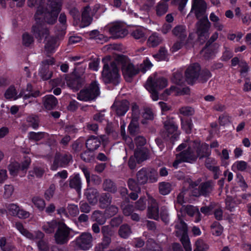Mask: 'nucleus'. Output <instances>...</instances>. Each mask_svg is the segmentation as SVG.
Here are the masks:
<instances>
[{
    "label": "nucleus",
    "instance_id": "f257e3e1",
    "mask_svg": "<svg viewBox=\"0 0 251 251\" xmlns=\"http://www.w3.org/2000/svg\"><path fill=\"white\" fill-rule=\"evenodd\" d=\"M28 5L30 7L38 5L35 14V23H44L53 24L57 20L58 13L61 10L62 0H48L47 7L44 8L43 0H28Z\"/></svg>",
    "mask_w": 251,
    "mask_h": 251
},
{
    "label": "nucleus",
    "instance_id": "f03ea898",
    "mask_svg": "<svg viewBox=\"0 0 251 251\" xmlns=\"http://www.w3.org/2000/svg\"><path fill=\"white\" fill-rule=\"evenodd\" d=\"M185 148L187 150L176 155V160L173 164V167L176 169L178 165L182 162L191 163L195 161L197 158H201L203 156V147L199 141H192L187 140L181 144L177 150L180 151Z\"/></svg>",
    "mask_w": 251,
    "mask_h": 251
},
{
    "label": "nucleus",
    "instance_id": "7ed1b4c3",
    "mask_svg": "<svg viewBox=\"0 0 251 251\" xmlns=\"http://www.w3.org/2000/svg\"><path fill=\"white\" fill-rule=\"evenodd\" d=\"M32 32L39 40H41L43 38H45V48L48 53L53 52L58 46L59 44L56 38L48 37L49 31L45 23H35L32 26Z\"/></svg>",
    "mask_w": 251,
    "mask_h": 251
},
{
    "label": "nucleus",
    "instance_id": "20e7f679",
    "mask_svg": "<svg viewBox=\"0 0 251 251\" xmlns=\"http://www.w3.org/2000/svg\"><path fill=\"white\" fill-rule=\"evenodd\" d=\"M191 12L195 14L199 21L196 25L198 40L203 44L204 37V2L202 0H194Z\"/></svg>",
    "mask_w": 251,
    "mask_h": 251
},
{
    "label": "nucleus",
    "instance_id": "39448f33",
    "mask_svg": "<svg viewBox=\"0 0 251 251\" xmlns=\"http://www.w3.org/2000/svg\"><path fill=\"white\" fill-rule=\"evenodd\" d=\"M152 66V64L148 58L140 64V67L134 66L131 63H126L122 67L123 74L126 81L130 82L132 77L140 71L145 73Z\"/></svg>",
    "mask_w": 251,
    "mask_h": 251
},
{
    "label": "nucleus",
    "instance_id": "423d86ee",
    "mask_svg": "<svg viewBox=\"0 0 251 251\" xmlns=\"http://www.w3.org/2000/svg\"><path fill=\"white\" fill-rule=\"evenodd\" d=\"M104 64L102 72V77L105 83H112L117 85L119 83L120 76L116 63L110 62V65L105 63V60H103Z\"/></svg>",
    "mask_w": 251,
    "mask_h": 251
},
{
    "label": "nucleus",
    "instance_id": "0eeeda50",
    "mask_svg": "<svg viewBox=\"0 0 251 251\" xmlns=\"http://www.w3.org/2000/svg\"><path fill=\"white\" fill-rule=\"evenodd\" d=\"M173 83L177 86H172L169 89H166L164 94L166 95H170L174 94L175 95H183L189 94V89L187 87H182L181 85L182 83V74L179 71H176L174 73L172 78Z\"/></svg>",
    "mask_w": 251,
    "mask_h": 251
},
{
    "label": "nucleus",
    "instance_id": "6e6552de",
    "mask_svg": "<svg viewBox=\"0 0 251 251\" xmlns=\"http://www.w3.org/2000/svg\"><path fill=\"white\" fill-rule=\"evenodd\" d=\"M32 86L31 84H28L26 91L21 92L18 95L16 88L13 86H10L5 93V97L7 99L16 100L18 98L23 97L25 101L30 99L31 97H36L39 95V92L36 91L34 93L31 92Z\"/></svg>",
    "mask_w": 251,
    "mask_h": 251
},
{
    "label": "nucleus",
    "instance_id": "1a4fd4ad",
    "mask_svg": "<svg viewBox=\"0 0 251 251\" xmlns=\"http://www.w3.org/2000/svg\"><path fill=\"white\" fill-rule=\"evenodd\" d=\"M100 93L99 84L97 81L92 82L90 86L81 90L77 95V99L82 101H89L95 99Z\"/></svg>",
    "mask_w": 251,
    "mask_h": 251
},
{
    "label": "nucleus",
    "instance_id": "9d476101",
    "mask_svg": "<svg viewBox=\"0 0 251 251\" xmlns=\"http://www.w3.org/2000/svg\"><path fill=\"white\" fill-rule=\"evenodd\" d=\"M168 84L167 78L158 76L156 74L150 76L147 79L145 87L148 91L160 90L166 87Z\"/></svg>",
    "mask_w": 251,
    "mask_h": 251
},
{
    "label": "nucleus",
    "instance_id": "9b49d317",
    "mask_svg": "<svg viewBox=\"0 0 251 251\" xmlns=\"http://www.w3.org/2000/svg\"><path fill=\"white\" fill-rule=\"evenodd\" d=\"M178 221L176 225V227L177 229H179V231H176L177 235L179 236V234H182L180 238V241L185 251H192L190 240L187 234L186 224L183 221L179 214L178 215Z\"/></svg>",
    "mask_w": 251,
    "mask_h": 251
},
{
    "label": "nucleus",
    "instance_id": "f8f14e48",
    "mask_svg": "<svg viewBox=\"0 0 251 251\" xmlns=\"http://www.w3.org/2000/svg\"><path fill=\"white\" fill-rule=\"evenodd\" d=\"M30 163L29 158H25L21 166L17 162H11L8 165V169L9 173L13 177L19 176L22 177L25 175L26 170Z\"/></svg>",
    "mask_w": 251,
    "mask_h": 251
},
{
    "label": "nucleus",
    "instance_id": "ddd939ff",
    "mask_svg": "<svg viewBox=\"0 0 251 251\" xmlns=\"http://www.w3.org/2000/svg\"><path fill=\"white\" fill-rule=\"evenodd\" d=\"M165 131L163 133V137L166 140L170 139L171 140L176 139L179 133L177 131L178 126L176 124L173 119L168 118L164 122Z\"/></svg>",
    "mask_w": 251,
    "mask_h": 251
},
{
    "label": "nucleus",
    "instance_id": "4468645a",
    "mask_svg": "<svg viewBox=\"0 0 251 251\" xmlns=\"http://www.w3.org/2000/svg\"><path fill=\"white\" fill-rule=\"evenodd\" d=\"M71 231V229L69 228L64 223L60 222L54 234L56 243L58 244L66 243L70 239Z\"/></svg>",
    "mask_w": 251,
    "mask_h": 251
},
{
    "label": "nucleus",
    "instance_id": "2eb2a0df",
    "mask_svg": "<svg viewBox=\"0 0 251 251\" xmlns=\"http://www.w3.org/2000/svg\"><path fill=\"white\" fill-rule=\"evenodd\" d=\"M111 36L114 38H120L125 37L128 33L125 25L121 23L116 22L106 27Z\"/></svg>",
    "mask_w": 251,
    "mask_h": 251
},
{
    "label": "nucleus",
    "instance_id": "dca6fc26",
    "mask_svg": "<svg viewBox=\"0 0 251 251\" xmlns=\"http://www.w3.org/2000/svg\"><path fill=\"white\" fill-rule=\"evenodd\" d=\"M93 237L91 233L83 232L75 241L76 246L82 250H87L92 246Z\"/></svg>",
    "mask_w": 251,
    "mask_h": 251
},
{
    "label": "nucleus",
    "instance_id": "f3484780",
    "mask_svg": "<svg viewBox=\"0 0 251 251\" xmlns=\"http://www.w3.org/2000/svg\"><path fill=\"white\" fill-rule=\"evenodd\" d=\"M201 71V67L198 63L190 65L186 70L185 77L188 83L193 84L198 80Z\"/></svg>",
    "mask_w": 251,
    "mask_h": 251
},
{
    "label": "nucleus",
    "instance_id": "a211bd4d",
    "mask_svg": "<svg viewBox=\"0 0 251 251\" xmlns=\"http://www.w3.org/2000/svg\"><path fill=\"white\" fill-rule=\"evenodd\" d=\"M13 226L24 236L30 240L42 239L44 237V234L40 231H36L34 233H31L24 228L23 224L20 222H16Z\"/></svg>",
    "mask_w": 251,
    "mask_h": 251
},
{
    "label": "nucleus",
    "instance_id": "6ab92c4d",
    "mask_svg": "<svg viewBox=\"0 0 251 251\" xmlns=\"http://www.w3.org/2000/svg\"><path fill=\"white\" fill-rule=\"evenodd\" d=\"M149 207L148 215L149 218L157 220L159 218L158 204L152 197H149Z\"/></svg>",
    "mask_w": 251,
    "mask_h": 251
},
{
    "label": "nucleus",
    "instance_id": "aec40b11",
    "mask_svg": "<svg viewBox=\"0 0 251 251\" xmlns=\"http://www.w3.org/2000/svg\"><path fill=\"white\" fill-rule=\"evenodd\" d=\"M217 164V162L214 158H208L205 160V167L213 173L214 179H217L220 175V168Z\"/></svg>",
    "mask_w": 251,
    "mask_h": 251
},
{
    "label": "nucleus",
    "instance_id": "412c9836",
    "mask_svg": "<svg viewBox=\"0 0 251 251\" xmlns=\"http://www.w3.org/2000/svg\"><path fill=\"white\" fill-rule=\"evenodd\" d=\"M111 108L113 111H115L117 115L123 116L128 110L129 102L126 100L116 102Z\"/></svg>",
    "mask_w": 251,
    "mask_h": 251
},
{
    "label": "nucleus",
    "instance_id": "4be33fe9",
    "mask_svg": "<svg viewBox=\"0 0 251 251\" xmlns=\"http://www.w3.org/2000/svg\"><path fill=\"white\" fill-rule=\"evenodd\" d=\"M94 12H92L89 6L85 7L82 12V26L85 27L89 25L92 21V16Z\"/></svg>",
    "mask_w": 251,
    "mask_h": 251
},
{
    "label": "nucleus",
    "instance_id": "5701e85b",
    "mask_svg": "<svg viewBox=\"0 0 251 251\" xmlns=\"http://www.w3.org/2000/svg\"><path fill=\"white\" fill-rule=\"evenodd\" d=\"M163 41V38L159 33L152 32L149 37L147 45L151 47H155L161 44Z\"/></svg>",
    "mask_w": 251,
    "mask_h": 251
},
{
    "label": "nucleus",
    "instance_id": "b1692460",
    "mask_svg": "<svg viewBox=\"0 0 251 251\" xmlns=\"http://www.w3.org/2000/svg\"><path fill=\"white\" fill-rule=\"evenodd\" d=\"M69 160L70 158L67 156H62L60 154H57L51 165L50 169L52 171H56L58 167L62 166L64 164L68 163Z\"/></svg>",
    "mask_w": 251,
    "mask_h": 251
},
{
    "label": "nucleus",
    "instance_id": "393cba45",
    "mask_svg": "<svg viewBox=\"0 0 251 251\" xmlns=\"http://www.w3.org/2000/svg\"><path fill=\"white\" fill-rule=\"evenodd\" d=\"M131 36L140 42H144L147 38L146 30L142 27H138L132 30L131 32Z\"/></svg>",
    "mask_w": 251,
    "mask_h": 251
},
{
    "label": "nucleus",
    "instance_id": "a878e982",
    "mask_svg": "<svg viewBox=\"0 0 251 251\" xmlns=\"http://www.w3.org/2000/svg\"><path fill=\"white\" fill-rule=\"evenodd\" d=\"M134 157L138 163L147 159L149 157V151L145 148H138L134 152Z\"/></svg>",
    "mask_w": 251,
    "mask_h": 251
},
{
    "label": "nucleus",
    "instance_id": "bb28decb",
    "mask_svg": "<svg viewBox=\"0 0 251 251\" xmlns=\"http://www.w3.org/2000/svg\"><path fill=\"white\" fill-rule=\"evenodd\" d=\"M85 195L88 201L92 204H95L98 202V193L96 189L94 188L87 189Z\"/></svg>",
    "mask_w": 251,
    "mask_h": 251
},
{
    "label": "nucleus",
    "instance_id": "cd10ccee",
    "mask_svg": "<svg viewBox=\"0 0 251 251\" xmlns=\"http://www.w3.org/2000/svg\"><path fill=\"white\" fill-rule=\"evenodd\" d=\"M56 220H52L50 222H45L42 224V228L47 233H53L56 227H58V224Z\"/></svg>",
    "mask_w": 251,
    "mask_h": 251
},
{
    "label": "nucleus",
    "instance_id": "c85d7f7f",
    "mask_svg": "<svg viewBox=\"0 0 251 251\" xmlns=\"http://www.w3.org/2000/svg\"><path fill=\"white\" fill-rule=\"evenodd\" d=\"M43 101L45 108L49 110L54 108L58 103L57 100L53 95L45 96Z\"/></svg>",
    "mask_w": 251,
    "mask_h": 251
},
{
    "label": "nucleus",
    "instance_id": "c756f323",
    "mask_svg": "<svg viewBox=\"0 0 251 251\" xmlns=\"http://www.w3.org/2000/svg\"><path fill=\"white\" fill-rule=\"evenodd\" d=\"M100 144V139L96 137L92 136L89 138L86 143V146L90 151H93L98 149Z\"/></svg>",
    "mask_w": 251,
    "mask_h": 251
},
{
    "label": "nucleus",
    "instance_id": "7c9ffc66",
    "mask_svg": "<svg viewBox=\"0 0 251 251\" xmlns=\"http://www.w3.org/2000/svg\"><path fill=\"white\" fill-rule=\"evenodd\" d=\"M149 169L143 168L138 172L137 179L139 183L144 184L148 181Z\"/></svg>",
    "mask_w": 251,
    "mask_h": 251
},
{
    "label": "nucleus",
    "instance_id": "2f4dec72",
    "mask_svg": "<svg viewBox=\"0 0 251 251\" xmlns=\"http://www.w3.org/2000/svg\"><path fill=\"white\" fill-rule=\"evenodd\" d=\"M106 218H108L106 215L99 210L94 212L92 215L93 221L97 222L100 225H103L106 222Z\"/></svg>",
    "mask_w": 251,
    "mask_h": 251
},
{
    "label": "nucleus",
    "instance_id": "473e14b6",
    "mask_svg": "<svg viewBox=\"0 0 251 251\" xmlns=\"http://www.w3.org/2000/svg\"><path fill=\"white\" fill-rule=\"evenodd\" d=\"M70 186L75 189L78 193H79L81 188V182L78 174L75 175L73 178L70 179Z\"/></svg>",
    "mask_w": 251,
    "mask_h": 251
},
{
    "label": "nucleus",
    "instance_id": "72a5a7b5",
    "mask_svg": "<svg viewBox=\"0 0 251 251\" xmlns=\"http://www.w3.org/2000/svg\"><path fill=\"white\" fill-rule=\"evenodd\" d=\"M185 210L187 213L190 216H196L195 222L198 223L200 221V213L199 209L196 207L192 205H188L186 206Z\"/></svg>",
    "mask_w": 251,
    "mask_h": 251
},
{
    "label": "nucleus",
    "instance_id": "f704fd0d",
    "mask_svg": "<svg viewBox=\"0 0 251 251\" xmlns=\"http://www.w3.org/2000/svg\"><path fill=\"white\" fill-rule=\"evenodd\" d=\"M174 35L180 38H184L186 37V27L183 25H177L172 30Z\"/></svg>",
    "mask_w": 251,
    "mask_h": 251
},
{
    "label": "nucleus",
    "instance_id": "c9c22d12",
    "mask_svg": "<svg viewBox=\"0 0 251 251\" xmlns=\"http://www.w3.org/2000/svg\"><path fill=\"white\" fill-rule=\"evenodd\" d=\"M211 230L213 235L219 236H220L223 231V227L217 221H214L211 225Z\"/></svg>",
    "mask_w": 251,
    "mask_h": 251
},
{
    "label": "nucleus",
    "instance_id": "e433bc0d",
    "mask_svg": "<svg viewBox=\"0 0 251 251\" xmlns=\"http://www.w3.org/2000/svg\"><path fill=\"white\" fill-rule=\"evenodd\" d=\"M162 0L160 1L156 7V12L158 16H162L165 14L168 9V6L166 2Z\"/></svg>",
    "mask_w": 251,
    "mask_h": 251
},
{
    "label": "nucleus",
    "instance_id": "4c0bfd02",
    "mask_svg": "<svg viewBox=\"0 0 251 251\" xmlns=\"http://www.w3.org/2000/svg\"><path fill=\"white\" fill-rule=\"evenodd\" d=\"M172 190L171 184L167 182H162L159 184V190L161 194L166 195L169 194Z\"/></svg>",
    "mask_w": 251,
    "mask_h": 251
},
{
    "label": "nucleus",
    "instance_id": "58836bf2",
    "mask_svg": "<svg viewBox=\"0 0 251 251\" xmlns=\"http://www.w3.org/2000/svg\"><path fill=\"white\" fill-rule=\"evenodd\" d=\"M32 202L39 210L42 211L44 209L46 203L42 198L38 196L34 197L32 198Z\"/></svg>",
    "mask_w": 251,
    "mask_h": 251
},
{
    "label": "nucleus",
    "instance_id": "ea45409f",
    "mask_svg": "<svg viewBox=\"0 0 251 251\" xmlns=\"http://www.w3.org/2000/svg\"><path fill=\"white\" fill-rule=\"evenodd\" d=\"M111 197L109 193L101 195L100 199V205L101 208H105L111 202Z\"/></svg>",
    "mask_w": 251,
    "mask_h": 251
},
{
    "label": "nucleus",
    "instance_id": "a19ab883",
    "mask_svg": "<svg viewBox=\"0 0 251 251\" xmlns=\"http://www.w3.org/2000/svg\"><path fill=\"white\" fill-rule=\"evenodd\" d=\"M194 189L193 190L192 195L195 197H198L201 195H203L204 191V183H200L198 180L195 183Z\"/></svg>",
    "mask_w": 251,
    "mask_h": 251
},
{
    "label": "nucleus",
    "instance_id": "79ce46f5",
    "mask_svg": "<svg viewBox=\"0 0 251 251\" xmlns=\"http://www.w3.org/2000/svg\"><path fill=\"white\" fill-rule=\"evenodd\" d=\"M181 121L182 129L186 133H190L193 127L191 120L188 119H183L182 118H181Z\"/></svg>",
    "mask_w": 251,
    "mask_h": 251
},
{
    "label": "nucleus",
    "instance_id": "37998d69",
    "mask_svg": "<svg viewBox=\"0 0 251 251\" xmlns=\"http://www.w3.org/2000/svg\"><path fill=\"white\" fill-rule=\"evenodd\" d=\"M39 75L43 80H47L51 77L52 73L49 71L48 67L46 65L40 69Z\"/></svg>",
    "mask_w": 251,
    "mask_h": 251
},
{
    "label": "nucleus",
    "instance_id": "c03bdc74",
    "mask_svg": "<svg viewBox=\"0 0 251 251\" xmlns=\"http://www.w3.org/2000/svg\"><path fill=\"white\" fill-rule=\"evenodd\" d=\"M215 182L213 180L205 181V197L209 196L214 190Z\"/></svg>",
    "mask_w": 251,
    "mask_h": 251
},
{
    "label": "nucleus",
    "instance_id": "a18cd8bd",
    "mask_svg": "<svg viewBox=\"0 0 251 251\" xmlns=\"http://www.w3.org/2000/svg\"><path fill=\"white\" fill-rule=\"evenodd\" d=\"M215 49L213 47L207 46L205 45V60L213 59L215 56Z\"/></svg>",
    "mask_w": 251,
    "mask_h": 251
},
{
    "label": "nucleus",
    "instance_id": "49530a36",
    "mask_svg": "<svg viewBox=\"0 0 251 251\" xmlns=\"http://www.w3.org/2000/svg\"><path fill=\"white\" fill-rule=\"evenodd\" d=\"M131 229L127 225L122 226L119 229V235L122 238H126L130 234Z\"/></svg>",
    "mask_w": 251,
    "mask_h": 251
},
{
    "label": "nucleus",
    "instance_id": "de8ad7c7",
    "mask_svg": "<svg viewBox=\"0 0 251 251\" xmlns=\"http://www.w3.org/2000/svg\"><path fill=\"white\" fill-rule=\"evenodd\" d=\"M3 189V197L5 199L10 198L14 192V186L12 185L6 184L4 186Z\"/></svg>",
    "mask_w": 251,
    "mask_h": 251
},
{
    "label": "nucleus",
    "instance_id": "09e8293b",
    "mask_svg": "<svg viewBox=\"0 0 251 251\" xmlns=\"http://www.w3.org/2000/svg\"><path fill=\"white\" fill-rule=\"evenodd\" d=\"M168 55L167 50L164 47H161L159 49V52L157 54L153 55L155 58L157 59L158 60H165Z\"/></svg>",
    "mask_w": 251,
    "mask_h": 251
},
{
    "label": "nucleus",
    "instance_id": "8fccbe9b",
    "mask_svg": "<svg viewBox=\"0 0 251 251\" xmlns=\"http://www.w3.org/2000/svg\"><path fill=\"white\" fill-rule=\"evenodd\" d=\"M231 117L227 113H223L219 117V123L221 126H225L230 123Z\"/></svg>",
    "mask_w": 251,
    "mask_h": 251
},
{
    "label": "nucleus",
    "instance_id": "3c124183",
    "mask_svg": "<svg viewBox=\"0 0 251 251\" xmlns=\"http://www.w3.org/2000/svg\"><path fill=\"white\" fill-rule=\"evenodd\" d=\"M19 205L15 203H10L7 206V212L11 215L17 217Z\"/></svg>",
    "mask_w": 251,
    "mask_h": 251
},
{
    "label": "nucleus",
    "instance_id": "603ef678",
    "mask_svg": "<svg viewBox=\"0 0 251 251\" xmlns=\"http://www.w3.org/2000/svg\"><path fill=\"white\" fill-rule=\"evenodd\" d=\"M55 190V185L51 184L45 193V198L47 200L49 201L53 197Z\"/></svg>",
    "mask_w": 251,
    "mask_h": 251
},
{
    "label": "nucleus",
    "instance_id": "864d4df0",
    "mask_svg": "<svg viewBox=\"0 0 251 251\" xmlns=\"http://www.w3.org/2000/svg\"><path fill=\"white\" fill-rule=\"evenodd\" d=\"M46 134H47L44 132L36 133L34 132H31L29 133L28 137L30 139L38 141L43 138Z\"/></svg>",
    "mask_w": 251,
    "mask_h": 251
},
{
    "label": "nucleus",
    "instance_id": "5fc2aeb1",
    "mask_svg": "<svg viewBox=\"0 0 251 251\" xmlns=\"http://www.w3.org/2000/svg\"><path fill=\"white\" fill-rule=\"evenodd\" d=\"M103 189L105 191L114 192L116 191V187L113 182L110 180H106L103 183Z\"/></svg>",
    "mask_w": 251,
    "mask_h": 251
},
{
    "label": "nucleus",
    "instance_id": "6e6d98bb",
    "mask_svg": "<svg viewBox=\"0 0 251 251\" xmlns=\"http://www.w3.org/2000/svg\"><path fill=\"white\" fill-rule=\"evenodd\" d=\"M118 211L117 207L114 205H111L107 207L105 211V215H106L107 218H109L115 215Z\"/></svg>",
    "mask_w": 251,
    "mask_h": 251
},
{
    "label": "nucleus",
    "instance_id": "4d7b16f0",
    "mask_svg": "<svg viewBox=\"0 0 251 251\" xmlns=\"http://www.w3.org/2000/svg\"><path fill=\"white\" fill-rule=\"evenodd\" d=\"M179 112L184 116H190L193 114L194 111L190 106H183L179 108Z\"/></svg>",
    "mask_w": 251,
    "mask_h": 251
},
{
    "label": "nucleus",
    "instance_id": "13d9d810",
    "mask_svg": "<svg viewBox=\"0 0 251 251\" xmlns=\"http://www.w3.org/2000/svg\"><path fill=\"white\" fill-rule=\"evenodd\" d=\"M148 180L150 182L153 183L157 181V173L155 170H149V175H148Z\"/></svg>",
    "mask_w": 251,
    "mask_h": 251
},
{
    "label": "nucleus",
    "instance_id": "bf43d9fd",
    "mask_svg": "<svg viewBox=\"0 0 251 251\" xmlns=\"http://www.w3.org/2000/svg\"><path fill=\"white\" fill-rule=\"evenodd\" d=\"M128 129L129 132L132 134H134L136 133L139 129L137 121L132 120L128 126Z\"/></svg>",
    "mask_w": 251,
    "mask_h": 251
},
{
    "label": "nucleus",
    "instance_id": "052dcab7",
    "mask_svg": "<svg viewBox=\"0 0 251 251\" xmlns=\"http://www.w3.org/2000/svg\"><path fill=\"white\" fill-rule=\"evenodd\" d=\"M30 216L29 212L25 210L22 207L19 206L18 212L17 217L20 219H25L28 218Z\"/></svg>",
    "mask_w": 251,
    "mask_h": 251
},
{
    "label": "nucleus",
    "instance_id": "680f3d73",
    "mask_svg": "<svg viewBox=\"0 0 251 251\" xmlns=\"http://www.w3.org/2000/svg\"><path fill=\"white\" fill-rule=\"evenodd\" d=\"M33 42V37L28 33H25L23 35V43L25 46H29Z\"/></svg>",
    "mask_w": 251,
    "mask_h": 251
},
{
    "label": "nucleus",
    "instance_id": "e2e57ef3",
    "mask_svg": "<svg viewBox=\"0 0 251 251\" xmlns=\"http://www.w3.org/2000/svg\"><path fill=\"white\" fill-rule=\"evenodd\" d=\"M239 66L240 67L239 72L241 75L247 74L249 71V67L246 61H241Z\"/></svg>",
    "mask_w": 251,
    "mask_h": 251
},
{
    "label": "nucleus",
    "instance_id": "0e129e2a",
    "mask_svg": "<svg viewBox=\"0 0 251 251\" xmlns=\"http://www.w3.org/2000/svg\"><path fill=\"white\" fill-rule=\"evenodd\" d=\"M248 164L246 162L240 160L236 161L233 165L236 166L237 169L240 171H244L247 168Z\"/></svg>",
    "mask_w": 251,
    "mask_h": 251
},
{
    "label": "nucleus",
    "instance_id": "69168bd1",
    "mask_svg": "<svg viewBox=\"0 0 251 251\" xmlns=\"http://www.w3.org/2000/svg\"><path fill=\"white\" fill-rule=\"evenodd\" d=\"M69 214L72 216H76L79 214V210L77 206L75 204H70L68 207Z\"/></svg>",
    "mask_w": 251,
    "mask_h": 251
},
{
    "label": "nucleus",
    "instance_id": "338daca9",
    "mask_svg": "<svg viewBox=\"0 0 251 251\" xmlns=\"http://www.w3.org/2000/svg\"><path fill=\"white\" fill-rule=\"evenodd\" d=\"M131 110H132V120H134L137 121V120L139 118V114H140V112H139V107H138V105L135 103L133 104L132 105Z\"/></svg>",
    "mask_w": 251,
    "mask_h": 251
},
{
    "label": "nucleus",
    "instance_id": "774afa93",
    "mask_svg": "<svg viewBox=\"0 0 251 251\" xmlns=\"http://www.w3.org/2000/svg\"><path fill=\"white\" fill-rule=\"evenodd\" d=\"M38 249L41 251H47L49 249L48 243L43 240H41L37 243Z\"/></svg>",
    "mask_w": 251,
    "mask_h": 251
}]
</instances>
